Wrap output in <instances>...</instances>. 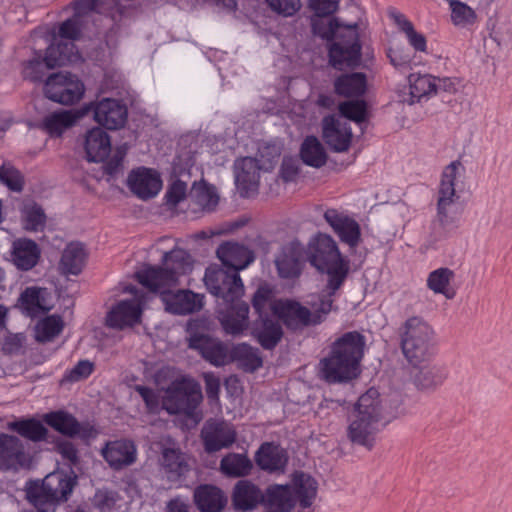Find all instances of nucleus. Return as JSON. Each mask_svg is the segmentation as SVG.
Wrapping results in <instances>:
<instances>
[{
  "label": "nucleus",
  "mask_w": 512,
  "mask_h": 512,
  "mask_svg": "<svg viewBox=\"0 0 512 512\" xmlns=\"http://www.w3.org/2000/svg\"><path fill=\"white\" fill-rule=\"evenodd\" d=\"M202 399L200 384L191 377L181 376L166 388L162 406L171 415L193 417Z\"/></svg>",
  "instance_id": "8"
},
{
  "label": "nucleus",
  "mask_w": 512,
  "mask_h": 512,
  "mask_svg": "<svg viewBox=\"0 0 512 512\" xmlns=\"http://www.w3.org/2000/svg\"><path fill=\"white\" fill-rule=\"evenodd\" d=\"M84 149L89 162L104 161L111 152V140L108 133L99 127L88 130Z\"/></svg>",
  "instance_id": "33"
},
{
  "label": "nucleus",
  "mask_w": 512,
  "mask_h": 512,
  "mask_svg": "<svg viewBox=\"0 0 512 512\" xmlns=\"http://www.w3.org/2000/svg\"><path fill=\"white\" fill-rule=\"evenodd\" d=\"M229 304V309L221 319L222 327L227 334L240 335L249 326V305L244 301Z\"/></svg>",
  "instance_id": "34"
},
{
  "label": "nucleus",
  "mask_w": 512,
  "mask_h": 512,
  "mask_svg": "<svg viewBox=\"0 0 512 512\" xmlns=\"http://www.w3.org/2000/svg\"><path fill=\"white\" fill-rule=\"evenodd\" d=\"M367 78L362 72L342 74L334 81V92L341 97L353 98L365 94Z\"/></svg>",
  "instance_id": "35"
},
{
  "label": "nucleus",
  "mask_w": 512,
  "mask_h": 512,
  "mask_svg": "<svg viewBox=\"0 0 512 512\" xmlns=\"http://www.w3.org/2000/svg\"><path fill=\"white\" fill-rule=\"evenodd\" d=\"M190 197L199 207L207 211L214 210L219 202L216 188L205 182L194 183L190 191Z\"/></svg>",
  "instance_id": "46"
},
{
  "label": "nucleus",
  "mask_w": 512,
  "mask_h": 512,
  "mask_svg": "<svg viewBox=\"0 0 512 512\" xmlns=\"http://www.w3.org/2000/svg\"><path fill=\"white\" fill-rule=\"evenodd\" d=\"M21 220L25 230L37 232L44 228L46 215L39 204L30 201L24 203L21 208Z\"/></svg>",
  "instance_id": "45"
},
{
  "label": "nucleus",
  "mask_w": 512,
  "mask_h": 512,
  "mask_svg": "<svg viewBox=\"0 0 512 512\" xmlns=\"http://www.w3.org/2000/svg\"><path fill=\"white\" fill-rule=\"evenodd\" d=\"M261 168L259 161L252 157L236 160L234 164L235 182L242 196H248L257 191Z\"/></svg>",
  "instance_id": "25"
},
{
  "label": "nucleus",
  "mask_w": 512,
  "mask_h": 512,
  "mask_svg": "<svg viewBox=\"0 0 512 512\" xmlns=\"http://www.w3.org/2000/svg\"><path fill=\"white\" fill-rule=\"evenodd\" d=\"M203 320H191L187 325L188 347L197 351L210 364L220 367L229 363L227 346L204 331Z\"/></svg>",
  "instance_id": "10"
},
{
  "label": "nucleus",
  "mask_w": 512,
  "mask_h": 512,
  "mask_svg": "<svg viewBox=\"0 0 512 512\" xmlns=\"http://www.w3.org/2000/svg\"><path fill=\"white\" fill-rule=\"evenodd\" d=\"M216 253L224 266L237 273H239L240 270L245 269L255 259V255L252 250L242 244L234 242L221 244L217 248Z\"/></svg>",
  "instance_id": "27"
},
{
  "label": "nucleus",
  "mask_w": 512,
  "mask_h": 512,
  "mask_svg": "<svg viewBox=\"0 0 512 512\" xmlns=\"http://www.w3.org/2000/svg\"><path fill=\"white\" fill-rule=\"evenodd\" d=\"M204 282L208 291L225 303L239 302L244 285L239 273L220 268H207Z\"/></svg>",
  "instance_id": "12"
},
{
  "label": "nucleus",
  "mask_w": 512,
  "mask_h": 512,
  "mask_svg": "<svg viewBox=\"0 0 512 512\" xmlns=\"http://www.w3.org/2000/svg\"><path fill=\"white\" fill-rule=\"evenodd\" d=\"M338 109L341 116L358 124L365 122L368 117L367 103L364 100L342 102L339 104Z\"/></svg>",
  "instance_id": "52"
},
{
  "label": "nucleus",
  "mask_w": 512,
  "mask_h": 512,
  "mask_svg": "<svg viewBox=\"0 0 512 512\" xmlns=\"http://www.w3.org/2000/svg\"><path fill=\"white\" fill-rule=\"evenodd\" d=\"M77 484V476L71 472L56 471L42 481H33L26 488L28 501L38 512H49L60 502H65Z\"/></svg>",
  "instance_id": "7"
},
{
  "label": "nucleus",
  "mask_w": 512,
  "mask_h": 512,
  "mask_svg": "<svg viewBox=\"0 0 512 512\" xmlns=\"http://www.w3.org/2000/svg\"><path fill=\"white\" fill-rule=\"evenodd\" d=\"M253 463L246 454L228 453L220 461V471L227 477L240 478L250 475Z\"/></svg>",
  "instance_id": "40"
},
{
  "label": "nucleus",
  "mask_w": 512,
  "mask_h": 512,
  "mask_svg": "<svg viewBox=\"0 0 512 512\" xmlns=\"http://www.w3.org/2000/svg\"><path fill=\"white\" fill-rule=\"evenodd\" d=\"M203 380L208 400L210 402H218L220 393V378L213 372H206L203 374Z\"/></svg>",
  "instance_id": "62"
},
{
  "label": "nucleus",
  "mask_w": 512,
  "mask_h": 512,
  "mask_svg": "<svg viewBox=\"0 0 512 512\" xmlns=\"http://www.w3.org/2000/svg\"><path fill=\"white\" fill-rule=\"evenodd\" d=\"M141 313V306L136 300H122L108 312L106 325L113 329L133 326L140 321Z\"/></svg>",
  "instance_id": "28"
},
{
  "label": "nucleus",
  "mask_w": 512,
  "mask_h": 512,
  "mask_svg": "<svg viewBox=\"0 0 512 512\" xmlns=\"http://www.w3.org/2000/svg\"><path fill=\"white\" fill-rule=\"evenodd\" d=\"M74 46L71 43H57L50 45L44 56L35 51L34 56L22 63V77L31 82H41L46 73L56 67L64 65L70 60Z\"/></svg>",
  "instance_id": "9"
},
{
  "label": "nucleus",
  "mask_w": 512,
  "mask_h": 512,
  "mask_svg": "<svg viewBox=\"0 0 512 512\" xmlns=\"http://www.w3.org/2000/svg\"><path fill=\"white\" fill-rule=\"evenodd\" d=\"M85 259L84 246L79 242H71L63 250L59 269L65 275H78L85 265Z\"/></svg>",
  "instance_id": "37"
},
{
  "label": "nucleus",
  "mask_w": 512,
  "mask_h": 512,
  "mask_svg": "<svg viewBox=\"0 0 512 512\" xmlns=\"http://www.w3.org/2000/svg\"><path fill=\"white\" fill-rule=\"evenodd\" d=\"M45 422L57 432L83 440L94 438L96 431L89 423H80L72 414L66 411H54L44 416Z\"/></svg>",
  "instance_id": "21"
},
{
  "label": "nucleus",
  "mask_w": 512,
  "mask_h": 512,
  "mask_svg": "<svg viewBox=\"0 0 512 512\" xmlns=\"http://www.w3.org/2000/svg\"><path fill=\"white\" fill-rule=\"evenodd\" d=\"M41 249L29 238H18L13 241L10 251V261L20 271H30L39 262Z\"/></svg>",
  "instance_id": "26"
},
{
  "label": "nucleus",
  "mask_w": 512,
  "mask_h": 512,
  "mask_svg": "<svg viewBox=\"0 0 512 512\" xmlns=\"http://www.w3.org/2000/svg\"><path fill=\"white\" fill-rule=\"evenodd\" d=\"M162 266H147L136 272L138 282L150 292L159 293L165 310L174 315H188L203 307V295L188 289L172 291L179 277L192 270L193 260L189 252L174 248L164 252Z\"/></svg>",
  "instance_id": "1"
},
{
  "label": "nucleus",
  "mask_w": 512,
  "mask_h": 512,
  "mask_svg": "<svg viewBox=\"0 0 512 512\" xmlns=\"http://www.w3.org/2000/svg\"><path fill=\"white\" fill-rule=\"evenodd\" d=\"M83 82L71 73L49 75L44 84V95L51 101L62 105H72L84 95Z\"/></svg>",
  "instance_id": "13"
},
{
  "label": "nucleus",
  "mask_w": 512,
  "mask_h": 512,
  "mask_svg": "<svg viewBox=\"0 0 512 512\" xmlns=\"http://www.w3.org/2000/svg\"><path fill=\"white\" fill-rule=\"evenodd\" d=\"M448 378V371L444 366L427 365L421 367L414 375L416 387L423 391H434Z\"/></svg>",
  "instance_id": "38"
},
{
  "label": "nucleus",
  "mask_w": 512,
  "mask_h": 512,
  "mask_svg": "<svg viewBox=\"0 0 512 512\" xmlns=\"http://www.w3.org/2000/svg\"><path fill=\"white\" fill-rule=\"evenodd\" d=\"M327 17L328 16H317L315 14L311 19L312 32L322 39H335L339 33L343 32V27L337 19Z\"/></svg>",
  "instance_id": "50"
},
{
  "label": "nucleus",
  "mask_w": 512,
  "mask_h": 512,
  "mask_svg": "<svg viewBox=\"0 0 512 512\" xmlns=\"http://www.w3.org/2000/svg\"><path fill=\"white\" fill-rule=\"evenodd\" d=\"M366 338L359 331H349L336 338L329 353L319 362L321 378L329 384L347 383L356 379L364 357Z\"/></svg>",
  "instance_id": "2"
},
{
  "label": "nucleus",
  "mask_w": 512,
  "mask_h": 512,
  "mask_svg": "<svg viewBox=\"0 0 512 512\" xmlns=\"http://www.w3.org/2000/svg\"><path fill=\"white\" fill-rule=\"evenodd\" d=\"M256 465L268 473H283L288 463L285 449L274 442H264L260 445L254 457Z\"/></svg>",
  "instance_id": "24"
},
{
  "label": "nucleus",
  "mask_w": 512,
  "mask_h": 512,
  "mask_svg": "<svg viewBox=\"0 0 512 512\" xmlns=\"http://www.w3.org/2000/svg\"><path fill=\"white\" fill-rule=\"evenodd\" d=\"M63 328L64 323L60 316H48L40 324L38 339L43 342L50 341L58 336Z\"/></svg>",
  "instance_id": "55"
},
{
  "label": "nucleus",
  "mask_w": 512,
  "mask_h": 512,
  "mask_svg": "<svg viewBox=\"0 0 512 512\" xmlns=\"http://www.w3.org/2000/svg\"><path fill=\"white\" fill-rule=\"evenodd\" d=\"M361 44L359 41L358 24L343 26L329 47V63L338 70L355 68L361 62Z\"/></svg>",
  "instance_id": "11"
},
{
  "label": "nucleus",
  "mask_w": 512,
  "mask_h": 512,
  "mask_svg": "<svg viewBox=\"0 0 512 512\" xmlns=\"http://www.w3.org/2000/svg\"><path fill=\"white\" fill-rule=\"evenodd\" d=\"M229 361H236L246 372H254L263 365L258 349L249 344L240 343L230 350Z\"/></svg>",
  "instance_id": "42"
},
{
  "label": "nucleus",
  "mask_w": 512,
  "mask_h": 512,
  "mask_svg": "<svg viewBox=\"0 0 512 512\" xmlns=\"http://www.w3.org/2000/svg\"><path fill=\"white\" fill-rule=\"evenodd\" d=\"M82 115L93 113L94 120L103 127L116 130L124 126L127 120V108L118 100L104 98L82 109Z\"/></svg>",
  "instance_id": "17"
},
{
  "label": "nucleus",
  "mask_w": 512,
  "mask_h": 512,
  "mask_svg": "<svg viewBox=\"0 0 512 512\" xmlns=\"http://www.w3.org/2000/svg\"><path fill=\"white\" fill-rule=\"evenodd\" d=\"M134 390L143 399L148 414H158L160 412V398L155 390L143 385H135Z\"/></svg>",
  "instance_id": "57"
},
{
  "label": "nucleus",
  "mask_w": 512,
  "mask_h": 512,
  "mask_svg": "<svg viewBox=\"0 0 512 512\" xmlns=\"http://www.w3.org/2000/svg\"><path fill=\"white\" fill-rule=\"evenodd\" d=\"M293 483L300 506L302 508L310 507L317 494L316 480L304 472H296Z\"/></svg>",
  "instance_id": "44"
},
{
  "label": "nucleus",
  "mask_w": 512,
  "mask_h": 512,
  "mask_svg": "<svg viewBox=\"0 0 512 512\" xmlns=\"http://www.w3.org/2000/svg\"><path fill=\"white\" fill-rule=\"evenodd\" d=\"M32 458L16 435L0 433V470L18 472L29 469Z\"/></svg>",
  "instance_id": "14"
},
{
  "label": "nucleus",
  "mask_w": 512,
  "mask_h": 512,
  "mask_svg": "<svg viewBox=\"0 0 512 512\" xmlns=\"http://www.w3.org/2000/svg\"><path fill=\"white\" fill-rule=\"evenodd\" d=\"M159 464L161 471L170 482L180 480L190 470L185 454L175 448H164L159 458Z\"/></svg>",
  "instance_id": "32"
},
{
  "label": "nucleus",
  "mask_w": 512,
  "mask_h": 512,
  "mask_svg": "<svg viewBox=\"0 0 512 512\" xmlns=\"http://www.w3.org/2000/svg\"><path fill=\"white\" fill-rule=\"evenodd\" d=\"M102 456L112 469L119 471L136 462L137 448L131 440L110 441L102 449Z\"/></svg>",
  "instance_id": "23"
},
{
  "label": "nucleus",
  "mask_w": 512,
  "mask_h": 512,
  "mask_svg": "<svg viewBox=\"0 0 512 512\" xmlns=\"http://www.w3.org/2000/svg\"><path fill=\"white\" fill-rule=\"evenodd\" d=\"M271 309L278 320L291 332L300 333L314 326L310 309L296 300L280 299L273 303Z\"/></svg>",
  "instance_id": "15"
},
{
  "label": "nucleus",
  "mask_w": 512,
  "mask_h": 512,
  "mask_svg": "<svg viewBox=\"0 0 512 512\" xmlns=\"http://www.w3.org/2000/svg\"><path fill=\"white\" fill-rule=\"evenodd\" d=\"M465 167L460 160L452 161L444 167L437 190L435 224L444 231L457 227L463 209L458 204L456 180L464 175Z\"/></svg>",
  "instance_id": "5"
},
{
  "label": "nucleus",
  "mask_w": 512,
  "mask_h": 512,
  "mask_svg": "<svg viewBox=\"0 0 512 512\" xmlns=\"http://www.w3.org/2000/svg\"><path fill=\"white\" fill-rule=\"evenodd\" d=\"M264 502V493L250 480H239L232 493V504L236 510L250 511Z\"/></svg>",
  "instance_id": "30"
},
{
  "label": "nucleus",
  "mask_w": 512,
  "mask_h": 512,
  "mask_svg": "<svg viewBox=\"0 0 512 512\" xmlns=\"http://www.w3.org/2000/svg\"><path fill=\"white\" fill-rule=\"evenodd\" d=\"M450 8L451 22L456 27H467L474 25L477 21V14L473 8L460 0H446Z\"/></svg>",
  "instance_id": "49"
},
{
  "label": "nucleus",
  "mask_w": 512,
  "mask_h": 512,
  "mask_svg": "<svg viewBox=\"0 0 512 512\" xmlns=\"http://www.w3.org/2000/svg\"><path fill=\"white\" fill-rule=\"evenodd\" d=\"M409 87L412 102L437 93L436 78L428 74H410Z\"/></svg>",
  "instance_id": "47"
},
{
  "label": "nucleus",
  "mask_w": 512,
  "mask_h": 512,
  "mask_svg": "<svg viewBox=\"0 0 512 512\" xmlns=\"http://www.w3.org/2000/svg\"><path fill=\"white\" fill-rule=\"evenodd\" d=\"M58 34L60 38L69 40L67 43H71L75 47L72 41L78 40L81 36L80 18L74 15L72 18L65 20L60 25ZM59 43L64 44L65 42L60 41Z\"/></svg>",
  "instance_id": "58"
},
{
  "label": "nucleus",
  "mask_w": 512,
  "mask_h": 512,
  "mask_svg": "<svg viewBox=\"0 0 512 512\" xmlns=\"http://www.w3.org/2000/svg\"><path fill=\"white\" fill-rule=\"evenodd\" d=\"M306 254L313 267L328 275L327 289L336 292L347 278L350 265L335 240L328 234L319 233L309 242Z\"/></svg>",
  "instance_id": "4"
},
{
  "label": "nucleus",
  "mask_w": 512,
  "mask_h": 512,
  "mask_svg": "<svg viewBox=\"0 0 512 512\" xmlns=\"http://www.w3.org/2000/svg\"><path fill=\"white\" fill-rule=\"evenodd\" d=\"M323 217L341 242L351 248H356L359 245L361 228L354 218L334 208L327 209Z\"/></svg>",
  "instance_id": "18"
},
{
  "label": "nucleus",
  "mask_w": 512,
  "mask_h": 512,
  "mask_svg": "<svg viewBox=\"0 0 512 512\" xmlns=\"http://www.w3.org/2000/svg\"><path fill=\"white\" fill-rule=\"evenodd\" d=\"M127 184L130 191L141 200L154 198L162 188L160 174L147 167L132 170L128 175Z\"/></svg>",
  "instance_id": "20"
},
{
  "label": "nucleus",
  "mask_w": 512,
  "mask_h": 512,
  "mask_svg": "<svg viewBox=\"0 0 512 512\" xmlns=\"http://www.w3.org/2000/svg\"><path fill=\"white\" fill-rule=\"evenodd\" d=\"M193 501L200 512H222L227 505V496L215 485L201 484L194 489Z\"/></svg>",
  "instance_id": "29"
},
{
  "label": "nucleus",
  "mask_w": 512,
  "mask_h": 512,
  "mask_svg": "<svg viewBox=\"0 0 512 512\" xmlns=\"http://www.w3.org/2000/svg\"><path fill=\"white\" fill-rule=\"evenodd\" d=\"M395 21L400 29L406 34L409 44L416 50L424 52L426 50V38L423 34L418 33L412 24L404 15L395 16Z\"/></svg>",
  "instance_id": "54"
},
{
  "label": "nucleus",
  "mask_w": 512,
  "mask_h": 512,
  "mask_svg": "<svg viewBox=\"0 0 512 512\" xmlns=\"http://www.w3.org/2000/svg\"><path fill=\"white\" fill-rule=\"evenodd\" d=\"M77 118L78 116L69 111L56 112L43 119L41 128L52 136H60L64 129L76 122Z\"/></svg>",
  "instance_id": "48"
},
{
  "label": "nucleus",
  "mask_w": 512,
  "mask_h": 512,
  "mask_svg": "<svg viewBox=\"0 0 512 512\" xmlns=\"http://www.w3.org/2000/svg\"><path fill=\"white\" fill-rule=\"evenodd\" d=\"M309 5L317 16H330L337 11L339 0H309Z\"/></svg>",
  "instance_id": "64"
},
{
  "label": "nucleus",
  "mask_w": 512,
  "mask_h": 512,
  "mask_svg": "<svg viewBox=\"0 0 512 512\" xmlns=\"http://www.w3.org/2000/svg\"><path fill=\"white\" fill-rule=\"evenodd\" d=\"M322 138L334 152H346L352 141V130L347 122H343L335 115H327L322 119Z\"/></svg>",
  "instance_id": "19"
},
{
  "label": "nucleus",
  "mask_w": 512,
  "mask_h": 512,
  "mask_svg": "<svg viewBox=\"0 0 512 512\" xmlns=\"http://www.w3.org/2000/svg\"><path fill=\"white\" fill-rule=\"evenodd\" d=\"M201 438L207 453L231 447L237 438L233 426L221 419H208L201 429Z\"/></svg>",
  "instance_id": "16"
},
{
  "label": "nucleus",
  "mask_w": 512,
  "mask_h": 512,
  "mask_svg": "<svg viewBox=\"0 0 512 512\" xmlns=\"http://www.w3.org/2000/svg\"><path fill=\"white\" fill-rule=\"evenodd\" d=\"M266 2L271 10L283 16H292L301 8L300 0H266Z\"/></svg>",
  "instance_id": "61"
},
{
  "label": "nucleus",
  "mask_w": 512,
  "mask_h": 512,
  "mask_svg": "<svg viewBox=\"0 0 512 512\" xmlns=\"http://www.w3.org/2000/svg\"><path fill=\"white\" fill-rule=\"evenodd\" d=\"M328 290L329 292L327 294H321L318 296L316 301H311L309 303L310 314L312 315L314 326L321 324L333 308V296L336 292L332 293V289Z\"/></svg>",
  "instance_id": "51"
},
{
  "label": "nucleus",
  "mask_w": 512,
  "mask_h": 512,
  "mask_svg": "<svg viewBox=\"0 0 512 512\" xmlns=\"http://www.w3.org/2000/svg\"><path fill=\"white\" fill-rule=\"evenodd\" d=\"M251 334L263 349L273 350L282 340L284 332L280 323L266 315L254 321Z\"/></svg>",
  "instance_id": "31"
},
{
  "label": "nucleus",
  "mask_w": 512,
  "mask_h": 512,
  "mask_svg": "<svg viewBox=\"0 0 512 512\" xmlns=\"http://www.w3.org/2000/svg\"><path fill=\"white\" fill-rule=\"evenodd\" d=\"M455 273L447 267H440L428 274L426 285L435 294H441L451 300L456 296V289L451 286Z\"/></svg>",
  "instance_id": "39"
},
{
  "label": "nucleus",
  "mask_w": 512,
  "mask_h": 512,
  "mask_svg": "<svg viewBox=\"0 0 512 512\" xmlns=\"http://www.w3.org/2000/svg\"><path fill=\"white\" fill-rule=\"evenodd\" d=\"M94 371V364L89 360H80L70 371L64 375L68 382H78L87 379Z\"/></svg>",
  "instance_id": "59"
},
{
  "label": "nucleus",
  "mask_w": 512,
  "mask_h": 512,
  "mask_svg": "<svg viewBox=\"0 0 512 512\" xmlns=\"http://www.w3.org/2000/svg\"><path fill=\"white\" fill-rule=\"evenodd\" d=\"M305 254V247L298 240H293L284 245L275 259L279 276L284 279L299 277L302 272Z\"/></svg>",
  "instance_id": "22"
},
{
  "label": "nucleus",
  "mask_w": 512,
  "mask_h": 512,
  "mask_svg": "<svg viewBox=\"0 0 512 512\" xmlns=\"http://www.w3.org/2000/svg\"><path fill=\"white\" fill-rule=\"evenodd\" d=\"M400 348L413 366L428 360L435 351V331L423 318L409 317L398 329Z\"/></svg>",
  "instance_id": "6"
},
{
  "label": "nucleus",
  "mask_w": 512,
  "mask_h": 512,
  "mask_svg": "<svg viewBox=\"0 0 512 512\" xmlns=\"http://www.w3.org/2000/svg\"><path fill=\"white\" fill-rule=\"evenodd\" d=\"M187 185L181 180L174 181L166 192L168 204L177 205L186 197Z\"/></svg>",
  "instance_id": "63"
},
{
  "label": "nucleus",
  "mask_w": 512,
  "mask_h": 512,
  "mask_svg": "<svg viewBox=\"0 0 512 512\" xmlns=\"http://www.w3.org/2000/svg\"><path fill=\"white\" fill-rule=\"evenodd\" d=\"M274 508V512H290L294 505L291 488L288 485H271L266 489L264 502Z\"/></svg>",
  "instance_id": "41"
},
{
  "label": "nucleus",
  "mask_w": 512,
  "mask_h": 512,
  "mask_svg": "<svg viewBox=\"0 0 512 512\" xmlns=\"http://www.w3.org/2000/svg\"><path fill=\"white\" fill-rule=\"evenodd\" d=\"M273 298V290L267 284L260 285L252 297V307L259 315V318L264 317L266 310Z\"/></svg>",
  "instance_id": "56"
},
{
  "label": "nucleus",
  "mask_w": 512,
  "mask_h": 512,
  "mask_svg": "<svg viewBox=\"0 0 512 512\" xmlns=\"http://www.w3.org/2000/svg\"><path fill=\"white\" fill-rule=\"evenodd\" d=\"M300 157L304 164L320 168L327 162L326 151L316 136H307L300 147Z\"/></svg>",
  "instance_id": "43"
},
{
  "label": "nucleus",
  "mask_w": 512,
  "mask_h": 512,
  "mask_svg": "<svg viewBox=\"0 0 512 512\" xmlns=\"http://www.w3.org/2000/svg\"><path fill=\"white\" fill-rule=\"evenodd\" d=\"M300 172L299 161L295 157L285 156L280 167V177L284 182H293Z\"/></svg>",
  "instance_id": "60"
},
{
  "label": "nucleus",
  "mask_w": 512,
  "mask_h": 512,
  "mask_svg": "<svg viewBox=\"0 0 512 512\" xmlns=\"http://www.w3.org/2000/svg\"><path fill=\"white\" fill-rule=\"evenodd\" d=\"M384 419V408L379 392L370 388L361 395L350 416V423L347 428L348 439L356 445L371 450L375 444L376 434Z\"/></svg>",
  "instance_id": "3"
},
{
  "label": "nucleus",
  "mask_w": 512,
  "mask_h": 512,
  "mask_svg": "<svg viewBox=\"0 0 512 512\" xmlns=\"http://www.w3.org/2000/svg\"><path fill=\"white\" fill-rule=\"evenodd\" d=\"M0 182L13 192H21L25 184L23 174L7 162L0 166Z\"/></svg>",
  "instance_id": "53"
},
{
  "label": "nucleus",
  "mask_w": 512,
  "mask_h": 512,
  "mask_svg": "<svg viewBox=\"0 0 512 512\" xmlns=\"http://www.w3.org/2000/svg\"><path fill=\"white\" fill-rule=\"evenodd\" d=\"M6 427L9 431L35 443L46 440L48 435V429L35 418H18L8 422Z\"/></svg>",
  "instance_id": "36"
}]
</instances>
